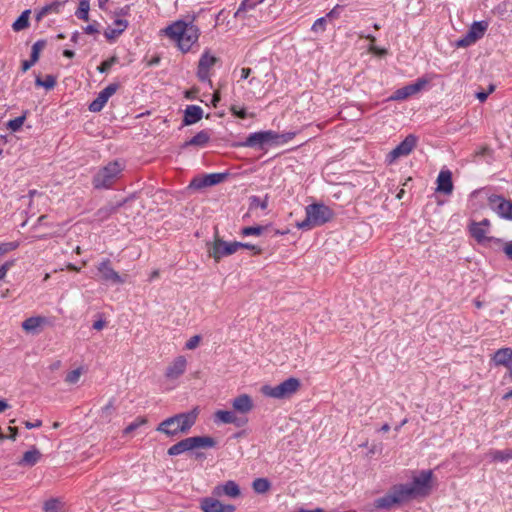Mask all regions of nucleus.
Here are the masks:
<instances>
[{
  "label": "nucleus",
  "instance_id": "nucleus-1",
  "mask_svg": "<svg viewBox=\"0 0 512 512\" xmlns=\"http://www.w3.org/2000/svg\"><path fill=\"white\" fill-rule=\"evenodd\" d=\"M433 487V473L431 470L413 472L411 482L397 484L382 497L374 500L377 509H390L395 505H402L413 499L426 497Z\"/></svg>",
  "mask_w": 512,
  "mask_h": 512
},
{
  "label": "nucleus",
  "instance_id": "nucleus-2",
  "mask_svg": "<svg viewBox=\"0 0 512 512\" xmlns=\"http://www.w3.org/2000/svg\"><path fill=\"white\" fill-rule=\"evenodd\" d=\"M162 32L174 41L182 52H188L197 43L200 35L199 28L193 21L177 20L167 26Z\"/></svg>",
  "mask_w": 512,
  "mask_h": 512
},
{
  "label": "nucleus",
  "instance_id": "nucleus-3",
  "mask_svg": "<svg viewBox=\"0 0 512 512\" xmlns=\"http://www.w3.org/2000/svg\"><path fill=\"white\" fill-rule=\"evenodd\" d=\"M198 416L197 409H193L186 413H179L163 420L156 430L167 436H176L178 434H186L195 424Z\"/></svg>",
  "mask_w": 512,
  "mask_h": 512
},
{
  "label": "nucleus",
  "instance_id": "nucleus-4",
  "mask_svg": "<svg viewBox=\"0 0 512 512\" xmlns=\"http://www.w3.org/2000/svg\"><path fill=\"white\" fill-rule=\"evenodd\" d=\"M306 217L303 221L297 222L296 227L308 231L329 222L333 218V211L321 203H313L305 208Z\"/></svg>",
  "mask_w": 512,
  "mask_h": 512
},
{
  "label": "nucleus",
  "instance_id": "nucleus-5",
  "mask_svg": "<svg viewBox=\"0 0 512 512\" xmlns=\"http://www.w3.org/2000/svg\"><path fill=\"white\" fill-rule=\"evenodd\" d=\"M124 165L122 162L115 160L109 162L100 168L93 177V186L96 189H109L119 179Z\"/></svg>",
  "mask_w": 512,
  "mask_h": 512
},
{
  "label": "nucleus",
  "instance_id": "nucleus-6",
  "mask_svg": "<svg viewBox=\"0 0 512 512\" xmlns=\"http://www.w3.org/2000/svg\"><path fill=\"white\" fill-rule=\"evenodd\" d=\"M294 133L278 134L274 131H259L251 133L245 140L244 146L251 148H263L268 144H281L291 140Z\"/></svg>",
  "mask_w": 512,
  "mask_h": 512
},
{
  "label": "nucleus",
  "instance_id": "nucleus-7",
  "mask_svg": "<svg viewBox=\"0 0 512 512\" xmlns=\"http://www.w3.org/2000/svg\"><path fill=\"white\" fill-rule=\"evenodd\" d=\"M215 445V439L210 436H194L185 438L172 445L168 449L167 453L169 456H177L186 451H191L198 448H213Z\"/></svg>",
  "mask_w": 512,
  "mask_h": 512
},
{
  "label": "nucleus",
  "instance_id": "nucleus-8",
  "mask_svg": "<svg viewBox=\"0 0 512 512\" xmlns=\"http://www.w3.org/2000/svg\"><path fill=\"white\" fill-rule=\"evenodd\" d=\"M299 387L300 381L297 378L290 377L276 386L264 385L261 392L270 398L284 399L296 393Z\"/></svg>",
  "mask_w": 512,
  "mask_h": 512
},
{
  "label": "nucleus",
  "instance_id": "nucleus-9",
  "mask_svg": "<svg viewBox=\"0 0 512 512\" xmlns=\"http://www.w3.org/2000/svg\"><path fill=\"white\" fill-rule=\"evenodd\" d=\"M240 245L241 242H227L216 236L212 243L207 244V251L210 257L219 262L222 258L236 253L240 249Z\"/></svg>",
  "mask_w": 512,
  "mask_h": 512
},
{
  "label": "nucleus",
  "instance_id": "nucleus-10",
  "mask_svg": "<svg viewBox=\"0 0 512 512\" xmlns=\"http://www.w3.org/2000/svg\"><path fill=\"white\" fill-rule=\"evenodd\" d=\"M427 84L428 81L425 78H419L416 82L397 89L390 99L396 101L405 100L423 90Z\"/></svg>",
  "mask_w": 512,
  "mask_h": 512
},
{
  "label": "nucleus",
  "instance_id": "nucleus-11",
  "mask_svg": "<svg viewBox=\"0 0 512 512\" xmlns=\"http://www.w3.org/2000/svg\"><path fill=\"white\" fill-rule=\"evenodd\" d=\"M97 270L101 275V280L104 282H110L112 284H122L125 282V279L112 268L109 259L102 260L98 264Z\"/></svg>",
  "mask_w": 512,
  "mask_h": 512
},
{
  "label": "nucleus",
  "instance_id": "nucleus-12",
  "mask_svg": "<svg viewBox=\"0 0 512 512\" xmlns=\"http://www.w3.org/2000/svg\"><path fill=\"white\" fill-rule=\"evenodd\" d=\"M217 59L215 56L211 55L209 51H205L200 59H199V63H198V69H197V76L199 78L200 81L202 82H206V81H209L210 82V69L214 66V64L216 63Z\"/></svg>",
  "mask_w": 512,
  "mask_h": 512
},
{
  "label": "nucleus",
  "instance_id": "nucleus-13",
  "mask_svg": "<svg viewBox=\"0 0 512 512\" xmlns=\"http://www.w3.org/2000/svg\"><path fill=\"white\" fill-rule=\"evenodd\" d=\"M218 497H206L200 502V508L203 512H234L235 506L231 504H223Z\"/></svg>",
  "mask_w": 512,
  "mask_h": 512
},
{
  "label": "nucleus",
  "instance_id": "nucleus-14",
  "mask_svg": "<svg viewBox=\"0 0 512 512\" xmlns=\"http://www.w3.org/2000/svg\"><path fill=\"white\" fill-rule=\"evenodd\" d=\"M489 227H490L489 220L483 219L480 222H472L469 226V231H470L471 236L478 243H485V242L491 240V238L488 237Z\"/></svg>",
  "mask_w": 512,
  "mask_h": 512
},
{
  "label": "nucleus",
  "instance_id": "nucleus-15",
  "mask_svg": "<svg viewBox=\"0 0 512 512\" xmlns=\"http://www.w3.org/2000/svg\"><path fill=\"white\" fill-rule=\"evenodd\" d=\"M212 495L215 497L227 496L229 498H237L241 495V490L235 481L229 480L215 486L212 490Z\"/></svg>",
  "mask_w": 512,
  "mask_h": 512
},
{
  "label": "nucleus",
  "instance_id": "nucleus-16",
  "mask_svg": "<svg viewBox=\"0 0 512 512\" xmlns=\"http://www.w3.org/2000/svg\"><path fill=\"white\" fill-rule=\"evenodd\" d=\"M417 139L414 135H408L400 144H398L390 153L389 157L391 161L401 157L407 156L412 152L416 146Z\"/></svg>",
  "mask_w": 512,
  "mask_h": 512
},
{
  "label": "nucleus",
  "instance_id": "nucleus-17",
  "mask_svg": "<svg viewBox=\"0 0 512 512\" xmlns=\"http://www.w3.org/2000/svg\"><path fill=\"white\" fill-rule=\"evenodd\" d=\"M187 367V360L184 356L176 357L166 368L165 376L169 380L178 379L184 374Z\"/></svg>",
  "mask_w": 512,
  "mask_h": 512
},
{
  "label": "nucleus",
  "instance_id": "nucleus-18",
  "mask_svg": "<svg viewBox=\"0 0 512 512\" xmlns=\"http://www.w3.org/2000/svg\"><path fill=\"white\" fill-rule=\"evenodd\" d=\"M487 29V23L485 22H475L472 24L467 36L460 40L457 45L458 46H467L474 42H476L478 39L483 37L485 31Z\"/></svg>",
  "mask_w": 512,
  "mask_h": 512
},
{
  "label": "nucleus",
  "instance_id": "nucleus-19",
  "mask_svg": "<svg viewBox=\"0 0 512 512\" xmlns=\"http://www.w3.org/2000/svg\"><path fill=\"white\" fill-rule=\"evenodd\" d=\"M490 204L497 209L498 214L507 219L512 220V202L505 200L501 196H491L489 198Z\"/></svg>",
  "mask_w": 512,
  "mask_h": 512
},
{
  "label": "nucleus",
  "instance_id": "nucleus-20",
  "mask_svg": "<svg viewBox=\"0 0 512 512\" xmlns=\"http://www.w3.org/2000/svg\"><path fill=\"white\" fill-rule=\"evenodd\" d=\"M253 400L248 394H241L232 400L235 412L247 414L253 409Z\"/></svg>",
  "mask_w": 512,
  "mask_h": 512
},
{
  "label": "nucleus",
  "instance_id": "nucleus-21",
  "mask_svg": "<svg viewBox=\"0 0 512 512\" xmlns=\"http://www.w3.org/2000/svg\"><path fill=\"white\" fill-rule=\"evenodd\" d=\"M214 422L218 424H234L238 427L242 425L235 411L230 410H217L214 413Z\"/></svg>",
  "mask_w": 512,
  "mask_h": 512
},
{
  "label": "nucleus",
  "instance_id": "nucleus-22",
  "mask_svg": "<svg viewBox=\"0 0 512 512\" xmlns=\"http://www.w3.org/2000/svg\"><path fill=\"white\" fill-rule=\"evenodd\" d=\"M496 366H504L510 370L512 367V349L509 347L498 349L492 356Z\"/></svg>",
  "mask_w": 512,
  "mask_h": 512
},
{
  "label": "nucleus",
  "instance_id": "nucleus-23",
  "mask_svg": "<svg viewBox=\"0 0 512 512\" xmlns=\"http://www.w3.org/2000/svg\"><path fill=\"white\" fill-rule=\"evenodd\" d=\"M128 27V21L125 19H116L112 26H109L104 31V36L109 41L115 40L119 37Z\"/></svg>",
  "mask_w": 512,
  "mask_h": 512
},
{
  "label": "nucleus",
  "instance_id": "nucleus-24",
  "mask_svg": "<svg viewBox=\"0 0 512 512\" xmlns=\"http://www.w3.org/2000/svg\"><path fill=\"white\" fill-rule=\"evenodd\" d=\"M203 117V109L198 105H188L184 111L183 124L193 125Z\"/></svg>",
  "mask_w": 512,
  "mask_h": 512
},
{
  "label": "nucleus",
  "instance_id": "nucleus-25",
  "mask_svg": "<svg viewBox=\"0 0 512 512\" xmlns=\"http://www.w3.org/2000/svg\"><path fill=\"white\" fill-rule=\"evenodd\" d=\"M47 319L42 316L29 317L22 322V328L28 333H37L39 328L46 324Z\"/></svg>",
  "mask_w": 512,
  "mask_h": 512
},
{
  "label": "nucleus",
  "instance_id": "nucleus-26",
  "mask_svg": "<svg viewBox=\"0 0 512 512\" xmlns=\"http://www.w3.org/2000/svg\"><path fill=\"white\" fill-rule=\"evenodd\" d=\"M41 458V453L40 451L33 447L31 450L29 451H26L24 454H23V457L22 459L19 461V465L21 466H29V467H32L34 466Z\"/></svg>",
  "mask_w": 512,
  "mask_h": 512
},
{
  "label": "nucleus",
  "instance_id": "nucleus-27",
  "mask_svg": "<svg viewBox=\"0 0 512 512\" xmlns=\"http://www.w3.org/2000/svg\"><path fill=\"white\" fill-rule=\"evenodd\" d=\"M211 133L208 130H201L195 136H193L189 141L185 143V146H197L204 147L210 140Z\"/></svg>",
  "mask_w": 512,
  "mask_h": 512
},
{
  "label": "nucleus",
  "instance_id": "nucleus-28",
  "mask_svg": "<svg viewBox=\"0 0 512 512\" xmlns=\"http://www.w3.org/2000/svg\"><path fill=\"white\" fill-rule=\"evenodd\" d=\"M226 176L227 175L225 173L207 174L202 179V182L200 184H198L197 186L203 187V186H213V185L219 184L225 180Z\"/></svg>",
  "mask_w": 512,
  "mask_h": 512
},
{
  "label": "nucleus",
  "instance_id": "nucleus-29",
  "mask_svg": "<svg viewBox=\"0 0 512 512\" xmlns=\"http://www.w3.org/2000/svg\"><path fill=\"white\" fill-rule=\"evenodd\" d=\"M29 15L30 10L23 11L21 15L13 23V30L18 32L27 28L29 26Z\"/></svg>",
  "mask_w": 512,
  "mask_h": 512
},
{
  "label": "nucleus",
  "instance_id": "nucleus-30",
  "mask_svg": "<svg viewBox=\"0 0 512 512\" xmlns=\"http://www.w3.org/2000/svg\"><path fill=\"white\" fill-rule=\"evenodd\" d=\"M252 488L256 493L264 494L269 491V489L271 488V484L269 480L266 478H256L252 482Z\"/></svg>",
  "mask_w": 512,
  "mask_h": 512
},
{
  "label": "nucleus",
  "instance_id": "nucleus-31",
  "mask_svg": "<svg viewBox=\"0 0 512 512\" xmlns=\"http://www.w3.org/2000/svg\"><path fill=\"white\" fill-rule=\"evenodd\" d=\"M45 512H64V504L56 498H52L44 503Z\"/></svg>",
  "mask_w": 512,
  "mask_h": 512
},
{
  "label": "nucleus",
  "instance_id": "nucleus-32",
  "mask_svg": "<svg viewBox=\"0 0 512 512\" xmlns=\"http://www.w3.org/2000/svg\"><path fill=\"white\" fill-rule=\"evenodd\" d=\"M115 412L114 399L109 400V402L102 407L100 412V419L105 422H110L113 414Z\"/></svg>",
  "mask_w": 512,
  "mask_h": 512
},
{
  "label": "nucleus",
  "instance_id": "nucleus-33",
  "mask_svg": "<svg viewBox=\"0 0 512 512\" xmlns=\"http://www.w3.org/2000/svg\"><path fill=\"white\" fill-rule=\"evenodd\" d=\"M264 0H243L237 11L235 12L234 16L236 18H240L244 16V13L246 9H252L256 5L262 3Z\"/></svg>",
  "mask_w": 512,
  "mask_h": 512
},
{
  "label": "nucleus",
  "instance_id": "nucleus-34",
  "mask_svg": "<svg viewBox=\"0 0 512 512\" xmlns=\"http://www.w3.org/2000/svg\"><path fill=\"white\" fill-rule=\"evenodd\" d=\"M89 9H90L89 2L87 0H81L79 3L78 9L75 12V15L77 16L78 19L87 21L89 18Z\"/></svg>",
  "mask_w": 512,
  "mask_h": 512
},
{
  "label": "nucleus",
  "instance_id": "nucleus-35",
  "mask_svg": "<svg viewBox=\"0 0 512 512\" xmlns=\"http://www.w3.org/2000/svg\"><path fill=\"white\" fill-rule=\"evenodd\" d=\"M438 192L448 193V170L442 169L438 175Z\"/></svg>",
  "mask_w": 512,
  "mask_h": 512
},
{
  "label": "nucleus",
  "instance_id": "nucleus-36",
  "mask_svg": "<svg viewBox=\"0 0 512 512\" xmlns=\"http://www.w3.org/2000/svg\"><path fill=\"white\" fill-rule=\"evenodd\" d=\"M35 84L40 87H44L47 90L53 89L56 85V78L52 75H46L44 79L37 77Z\"/></svg>",
  "mask_w": 512,
  "mask_h": 512
},
{
  "label": "nucleus",
  "instance_id": "nucleus-37",
  "mask_svg": "<svg viewBox=\"0 0 512 512\" xmlns=\"http://www.w3.org/2000/svg\"><path fill=\"white\" fill-rule=\"evenodd\" d=\"M119 85L117 83H111L107 87H105L103 90L99 92V96L103 98L106 102H108L109 98L116 93L118 90Z\"/></svg>",
  "mask_w": 512,
  "mask_h": 512
},
{
  "label": "nucleus",
  "instance_id": "nucleus-38",
  "mask_svg": "<svg viewBox=\"0 0 512 512\" xmlns=\"http://www.w3.org/2000/svg\"><path fill=\"white\" fill-rule=\"evenodd\" d=\"M265 230V227L257 225V226H248L244 227L241 230L242 236H260Z\"/></svg>",
  "mask_w": 512,
  "mask_h": 512
},
{
  "label": "nucleus",
  "instance_id": "nucleus-39",
  "mask_svg": "<svg viewBox=\"0 0 512 512\" xmlns=\"http://www.w3.org/2000/svg\"><path fill=\"white\" fill-rule=\"evenodd\" d=\"M493 460L495 461H508L512 459V450L506 449V450H496L492 452Z\"/></svg>",
  "mask_w": 512,
  "mask_h": 512
},
{
  "label": "nucleus",
  "instance_id": "nucleus-40",
  "mask_svg": "<svg viewBox=\"0 0 512 512\" xmlns=\"http://www.w3.org/2000/svg\"><path fill=\"white\" fill-rule=\"evenodd\" d=\"M25 119H26L25 114L22 116L16 117L14 119H11L7 122V128L12 132H17L18 130H20V128L24 124Z\"/></svg>",
  "mask_w": 512,
  "mask_h": 512
},
{
  "label": "nucleus",
  "instance_id": "nucleus-41",
  "mask_svg": "<svg viewBox=\"0 0 512 512\" xmlns=\"http://www.w3.org/2000/svg\"><path fill=\"white\" fill-rule=\"evenodd\" d=\"M147 423V420L146 418L144 417H138L137 419H135V421H133L132 423H130L123 431L124 435H127V434H130L131 432H133L134 430H136L137 428H139L140 426L144 425Z\"/></svg>",
  "mask_w": 512,
  "mask_h": 512
},
{
  "label": "nucleus",
  "instance_id": "nucleus-42",
  "mask_svg": "<svg viewBox=\"0 0 512 512\" xmlns=\"http://www.w3.org/2000/svg\"><path fill=\"white\" fill-rule=\"evenodd\" d=\"M18 247L19 243L16 241L0 243V257L11 251L16 250Z\"/></svg>",
  "mask_w": 512,
  "mask_h": 512
},
{
  "label": "nucleus",
  "instance_id": "nucleus-43",
  "mask_svg": "<svg viewBox=\"0 0 512 512\" xmlns=\"http://www.w3.org/2000/svg\"><path fill=\"white\" fill-rule=\"evenodd\" d=\"M81 375H82L81 368L74 369L66 375L65 382L68 384H76L79 381Z\"/></svg>",
  "mask_w": 512,
  "mask_h": 512
},
{
  "label": "nucleus",
  "instance_id": "nucleus-44",
  "mask_svg": "<svg viewBox=\"0 0 512 512\" xmlns=\"http://www.w3.org/2000/svg\"><path fill=\"white\" fill-rule=\"evenodd\" d=\"M268 206L267 197L264 200H261L258 196H252L250 198V209L260 208L265 210Z\"/></svg>",
  "mask_w": 512,
  "mask_h": 512
},
{
  "label": "nucleus",
  "instance_id": "nucleus-45",
  "mask_svg": "<svg viewBox=\"0 0 512 512\" xmlns=\"http://www.w3.org/2000/svg\"><path fill=\"white\" fill-rule=\"evenodd\" d=\"M106 101L103 100L102 97H100L99 95L96 97V99H94L90 105H89V110L91 112H100L104 106L106 105Z\"/></svg>",
  "mask_w": 512,
  "mask_h": 512
},
{
  "label": "nucleus",
  "instance_id": "nucleus-46",
  "mask_svg": "<svg viewBox=\"0 0 512 512\" xmlns=\"http://www.w3.org/2000/svg\"><path fill=\"white\" fill-rule=\"evenodd\" d=\"M44 46L45 42L43 40H39L33 44L30 56V58L33 59V61H38L40 51L44 48Z\"/></svg>",
  "mask_w": 512,
  "mask_h": 512
},
{
  "label": "nucleus",
  "instance_id": "nucleus-47",
  "mask_svg": "<svg viewBox=\"0 0 512 512\" xmlns=\"http://www.w3.org/2000/svg\"><path fill=\"white\" fill-rule=\"evenodd\" d=\"M326 17H320L318 18L312 25L311 31L318 33L323 32L326 29Z\"/></svg>",
  "mask_w": 512,
  "mask_h": 512
},
{
  "label": "nucleus",
  "instance_id": "nucleus-48",
  "mask_svg": "<svg viewBox=\"0 0 512 512\" xmlns=\"http://www.w3.org/2000/svg\"><path fill=\"white\" fill-rule=\"evenodd\" d=\"M58 7L57 3H52L50 5H46L39 10V12L36 15V20L40 21L45 15H47L50 11L56 10Z\"/></svg>",
  "mask_w": 512,
  "mask_h": 512
},
{
  "label": "nucleus",
  "instance_id": "nucleus-49",
  "mask_svg": "<svg viewBox=\"0 0 512 512\" xmlns=\"http://www.w3.org/2000/svg\"><path fill=\"white\" fill-rule=\"evenodd\" d=\"M116 62V57H112L108 60H105L103 61L98 67H97V70L100 72V73H106L111 67L112 65Z\"/></svg>",
  "mask_w": 512,
  "mask_h": 512
},
{
  "label": "nucleus",
  "instance_id": "nucleus-50",
  "mask_svg": "<svg viewBox=\"0 0 512 512\" xmlns=\"http://www.w3.org/2000/svg\"><path fill=\"white\" fill-rule=\"evenodd\" d=\"M200 341H201V336L194 335L185 343V348L188 350H193L198 347Z\"/></svg>",
  "mask_w": 512,
  "mask_h": 512
},
{
  "label": "nucleus",
  "instance_id": "nucleus-51",
  "mask_svg": "<svg viewBox=\"0 0 512 512\" xmlns=\"http://www.w3.org/2000/svg\"><path fill=\"white\" fill-rule=\"evenodd\" d=\"M230 111L233 115L239 117L240 119H245L247 117V112L245 108H239L236 105L231 106Z\"/></svg>",
  "mask_w": 512,
  "mask_h": 512
},
{
  "label": "nucleus",
  "instance_id": "nucleus-52",
  "mask_svg": "<svg viewBox=\"0 0 512 512\" xmlns=\"http://www.w3.org/2000/svg\"><path fill=\"white\" fill-rule=\"evenodd\" d=\"M13 265H14V261L11 260V261L5 262L3 265L0 266V280H3L6 277L7 272Z\"/></svg>",
  "mask_w": 512,
  "mask_h": 512
},
{
  "label": "nucleus",
  "instance_id": "nucleus-53",
  "mask_svg": "<svg viewBox=\"0 0 512 512\" xmlns=\"http://www.w3.org/2000/svg\"><path fill=\"white\" fill-rule=\"evenodd\" d=\"M502 251L506 257L512 261V241L503 242Z\"/></svg>",
  "mask_w": 512,
  "mask_h": 512
},
{
  "label": "nucleus",
  "instance_id": "nucleus-54",
  "mask_svg": "<svg viewBox=\"0 0 512 512\" xmlns=\"http://www.w3.org/2000/svg\"><path fill=\"white\" fill-rule=\"evenodd\" d=\"M241 248L249 249V250L253 251V254H255V255L260 254L262 252V249L259 246L249 244V243L241 242L240 249Z\"/></svg>",
  "mask_w": 512,
  "mask_h": 512
},
{
  "label": "nucleus",
  "instance_id": "nucleus-55",
  "mask_svg": "<svg viewBox=\"0 0 512 512\" xmlns=\"http://www.w3.org/2000/svg\"><path fill=\"white\" fill-rule=\"evenodd\" d=\"M369 50H370L372 53L377 54V55H380V56H383V55H386V54H387V50H386V49L376 47V46H374L373 44H371V46H370Z\"/></svg>",
  "mask_w": 512,
  "mask_h": 512
},
{
  "label": "nucleus",
  "instance_id": "nucleus-56",
  "mask_svg": "<svg viewBox=\"0 0 512 512\" xmlns=\"http://www.w3.org/2000/svg\"><path fill=\"white\" fill-rule=\"evenodd\" d=\"M24 425L27 429L38 428L42 425V421L41 420H36L35 422L25 421Z\"/></svg>",
  "mask_w": 512,
  "mask_h": 512
},
{
  "label": "nucleus",
  "instance_id": "nucleus-57",
  "mask_svg": "<svg viewBox=\"0 0 512 512\" xmlns=\"http://www.w3.org/2000/svg\"><path fill=\"white\" fill-rule=\"evenodd\" d=\"M493 90H494V87H493V86H490V88H489V92H479V93H477V95H476V96H477V98H478L481 102H484V101L487 99V97H488L489 93H490V92H492Z\"/></svg>",
  "mask_w": 512,
  "mask_h": 512
},
{
  "label": "nucleus",
  "instance_id": "nucleus-58",
  "mask_svg": "<svg viewBox=\"0 0 512 512\" xmlns=\"http://www.w3.org/2000/svg\"><path fill=\"white\" fill-rule=\"evenodd\" d=\"M115 209H116L115 206H110V207H107V208H103V209H100L98 211V214L99 215H103V216H107V215L111 214L112 212H114Z\"/></svg>",
  "mask_w": 512,
  "mask_h": 512
},
{
  "label": "nucleus",
  "instance_id": "nucleus-59",
  "mask_svg": "<svg viewBox=\"0 0 512 512\" xmlns=\"http://www.w3.org/2000/svg\"><path fill=\"white\" fill-rule=\"evenodd\" d=\"M84 32L86 34H96L98 33V29L96 27V25L94 24H90V25H87L85 28H84Z\"/></svg>",
  "mask_w": 512,
  "mask_h": 512
},
{
  "label": "nucleus",
  "instance_id": "nucleus-60",
  "mask_svg": "<svg viewBox=\"0 0 512 512\" xmlns=\"http://www.w3.org/2000/svg\"><path fill=\"white\" fill-rule=\"evenodd\" d=\"M36 63V61H33V59L30 58V60H25L23 63H22V70L23 71H27L28 69H30L34 64Z\"/></svg>",
  "mask_w": 512,
  "mask_h": 512
},
{
  "label": "nucleus",
  "instance_id": "nucleus-61",
  "mask_svg": "<svg viewBox=\"0 0 512 512\" xmlns=\"http://www.w3.org/2000/svg\"><path fill=\"white\" fill-rule=\"evenodd\" d=\"M104 326H105V321H103V320H97L93 324V328L95 330H102L104 328Z\"/></svg>",
  "mask_w": 512,
  "mask_h": 512
},
{
  "label": "nucleus",
  "instance_id": "nucleus-62",
  "mask_svg": "<svg viewBox=\"0 0 512 512\" xmlns=\"http://www.w3.org/2000/svg\"><path fill=\"white\" fill-rule=\"evenodd\" d=\"M251 74L250 68H242L241 69V79H247Z\"/></svg>",
  "mask_w": 512,
  "mask_h": 512
},
{
  "label": "nucleus",
  "instance_id": "nucleus-63",
  "mask_svg": "<svg viewBox=\"0 0 512 512\" xmlns=\"http://www.w3.org/2000/svg\"><path fill=\"white\" fill-rule=\"evenodd\" d=\"M9 431H10V436L9 438L12 439L13 441L16 440V437H17V428L15 427H9Z\"/></svg>",
  "mask_w": 512,
  "mask_h": 512
},
{
  "label": "nucleus",
  "instance_id": "nucleus-64",
  "mask_svg": "<svg viewBox=\"0 0 512 512\" xmlns=\"http://www.w3.org/2000/svg\"><path fill=\"white\" fill-rule=\"evenodd\" d=\"M8 407V403L5 400L0 399V413L5 411Z\"/></svg>",
  "mask_w": 512,
  "mask_h": 512
}]
</instances>
